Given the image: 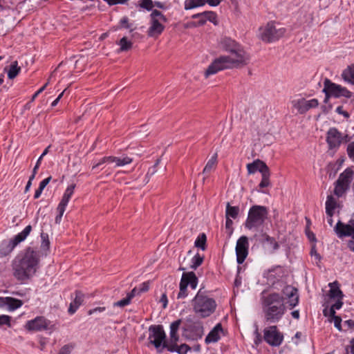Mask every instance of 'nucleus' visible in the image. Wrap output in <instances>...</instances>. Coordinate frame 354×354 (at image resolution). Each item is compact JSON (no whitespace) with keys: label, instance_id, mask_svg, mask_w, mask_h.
<instances>
[{"label":"nucleus","instance_id":"a878e982","mask_svg":"<svg viewBox=\"0 0 354 354\" xmlns=\"http://www.w3.org/2000/svg\"><path fill=\"white\" fill-rule=\"evenodd\" d=\"M342 77L344 82L354 85V64L347 66L342 71Z\"/></svg>","mask_w":354,"mask_h":354},{"label":"nucleus","instance_id":"20e7f679","mask_svg":"<svg viewBox=\"0 0 354 354\" xmlns=\"http://www.w3.org/2000/svg\"><path fill=\"white\" fill-rule=\"evenodd\" d=\"M193 310L202 318L210 316L216 310V301L207 295V291L201 288L192 299Z\"/></svg>","mask_w":354,"mask_h":354},{"label":"nucleus","instance_id":"680f3d73","mask_svg":"<svg viewBox=\"0 0 354 354\" xmlns=\"http://www.w3.org/2000/svg\"><path fill=\"white\" fill-rule=\"evenodd\" d=\"M343 298H337L336 302L332 305L333 308L339 310L342 308L343 305V301H342Z\"/></svg>","mask_w":354,"mask_h":354},{"label":"nucleus","instance_id":"9b49d317","mask_svg":"<svg viewBox=\"0 0 354 354\" xmlns=\"http://www.w3.org/2000/svg\"><path fill=\"white\" fill-rule=\"evenodd\" d=\"M263 339L270 346L278 347L283 341V335L277 326H270L263 329Z\"/></svg>","mask_w":354,"mask_h":354},{"label":"nucleus","instance_id":"0e129e2a","mask_svg":"<svg viewBox=\"0 0 354 354\" xmlns=\"http://www.w3.org/2000/svg\"><path fill=\"white\" fill-rule=\"evenodd\" d=\"M51 180V176H49L45 179H44L42 181H41V183H39V187L41 188V189H44L46 187V186L49 183V182Z\"/></svg>","mask_w":354,"mask_h":354},{"label":"nucleus","instance_id":"4be33fe9","mask_svg":"<svg viewBox=\"0 0 354 354\" xmlns=\"http://www.w3.org/2000/svg\"><path fill=\"white\" fill-rule=\"evenodd\" d=\"M75 297L70 304L68 312L70 315L74 314L79 307L82 304L84 299V295L80 290H76Z\"/></svg>","mask_w":354,"mask_h":354},{"label":"nucleus","instance_id":"603ef678","mask_svg":"<svg viewBox=\"0 0 354 354\" xmlns=\"http://www.w3.org/2000/svg\"><path fill=\"white\" fill-rule=\"evenodd\" d=\"M198 7L196 3L194 0H187L185 2V10H191L195 8Z\"/></svg>","mask_w":354,"mask_h":354},{"label":"nucleus","instance_id":"473e14b6","mask_svg":"<svg viewBox=\"0 0 354 354\" xmlns=\"http://www.w3.org/2000/svg\"><path fill=\"white\" fill-rule=\"evenodd\" d=\"M204 256L196 253L191 260L190 268L196 270L203 262Z\"/></svg>","mask_w":354,"mask_h":354},{"label":"nucleus","instance_id":"ea45409f","mask_svg":"<svg viewBox=\"0 0 354 354\" xmlns=\"http://www.w3.org/2000/svg\"><path fill=\"white\" fill-rule=\"evenodd\" d=\"M119 44L120 46V51H127L132 47V42L130 41H128L126 37H122L119 42Z\"/></svg>","mask_w":354,"mask_h":354},{"label":"nucleus","instance_id":"f8f14e48","mask_svg":"<svg viewBox=\"0 0 354 354\" xmlns=\"http://www.w3.org/2000/svg\"><path fill=\"white\" fill-rule=\"evenodd\" d=\"M348 135L343 134L335 127L330 128L326 133V142L330 150H337L343 142L348 141Z\"/></svg>","mask_w":354,"mask_h":354},{"label":"nucleus","instance_id":"bb28decb","mask_svg":"<svg viewBox=\"0 0 354 354\" xmlns=\"http://www.w3.org/2000/svg\"><path fill=\"white\" fill-rule=\"evenodd\" d=\"M329 286L330 288L329 290V297L330 299H337L344 297V294L342 291L340 290L337 281L330 283Z\"/></svg>","mask_w":354,"mask_h":354},{"label":"nucleus","instance_id":"c03bdc74","mask_svg":"<svg viewBox=\"0 0 354 354\" xmlns=\"http://www.w3.org/2000/svg\"><path fill=\"white\" fill-rule=\"evenodd\" d=\"M265 241L269 244L272 251L277 250L279 248V243L275 241L274 238L265 234Z\"/></svg>","mask_w":354,"mask_h":354},{"label":"nucleus","instance_id":"9d476101","mask_svg":"<svg viewBox=\"0 0 354 354\" xmlns=\"http://www.w3.org/2000/svg\"><path fill=\"white\" fill-rule=\"evenodd\" d=\"M149 340L153 344L158 353L162 352L160 348L163 342L166 340V334L162 325H151L149 328Z\"/></svg>","mask_w":354,"mask_h":354},{"label":"nucleus","instance_id":"a211bd4d","mask_svg":"<svg viewBox=\"0 0 354 354\" xmlns=\"http://www.w3.org/2000/svg\"><path fill=\"white\" fill-rule=\"evenodd\" d=\"M335 232L339 238H343L346 236H352L354 229L349 222L347 224L342 223L339 221L335 227Z\"/></svg>","mask_w":354,"mask_h":354},{"label":"nucleus","instance_id":"8fccbe9b","mask_svg":"<svg viewBox=\"0 0 354 354\" xmlns=\"http://www.w3.org/2000/svg\"><path fill=\"white\" fill-rule=\"evenodd\" d=\"M347 153L348 157L354 162V141L348 145Z\"/></svg>","mask_w":354,"mask_h":354},{"label":"nucleus","instance_id":"cd10ccee","mask_svg":"<svg viewBox=\"0 0 354 354\" xmlns=\"http://www.w3.org/2000/svg\"><path fill=\"white\" fill-rule=\"evenodd\" d=\"M1 299L4 300V304L8 306L10 310H15L19 308H20L23 305V302L21 300L13 298V297H6V298H0Z\"/></svg>","mask_w":354,"mask_h":354},{"label":"nucleus","instance_id":"e2e57ef3","mask_svg":"<svg viewBox=\"0 0 354 354\" xmlns=\"http://www.w3.org/2000/svg\"><path fill=\"white\" fill-rule=\"evenodd\" d=\"M138 294H140L138 292V289L137 288H134L130 292L127 294V297L129 298V300L131 299Z\"/></svg>","mask_w":354,"mask_h":354},{"label":"nucleus","instance_id":"4d7b16f0","mask_svg":"<svg viewBox=\"0 0 354 354\" xmlns=\"http://www.w3.org/2000/svg\"><path fill=\"white\" fill-rule=\"evenodd\" d=\"M335 111L339 114L342 115L345 118H348L350 117L349 113L347 111L343 110V107L342 106H339L336 108Z\"/></svg>","mask_w":354,"mask_h":354},{"label":"nucleus","instance_id":"3c124183","mask_svg":"<svg viewBox=\"0 0 354 354\" xmlns=\"http://www.w3.org/2000/svg\"><path fill=\"white\" fill-rule=\"evenodd\" d=\"M3 325H10V317L6 315H0V326Z\"/></svg>","mask_w":354,"mask_h":354},{"label":"nucleus","instance_id":"37998d69","mask_svg":"<svg viewBox=\"0 0 354 354\" xmlns=\"http://www.w3.org/2000/svg\"><path fill=\"white\" fill-rule=\"evenodd\" d=\"M120 25L121 28L129 29L130 32H132L136 29V28L133 27V25L129 22V18L127 17H123L120 20Z\"/></svg>","mask_w":354,"mask_h":354},{"label":"nucleus","instance_id":"052dcab7","mask_svg":"<svg viewBox=\"0 0 354 354\" xmlns=\"http://www.w3.org/2000/svg\"><path fill=\"white\" fill-rule=\"evenodd\" d=\"M106 310L105 307H96L93 309H91L88 311V314L89 315H93L95 313H102L104 312Z\"/></svg>","mask_w":354,"mask_h":354},{"label":"nucleus","instance_id":"f257e3e1","mask_svg":"<svg viewBox=\"0 0 354 354\" xmlns=\"http://www.w3.org/2000/svg\"><path fill=\"white\" fill-rule=\"evenodd\" d=\"M222 44L224 49L230 55L215 59L205 73L206 78L222 70L243 67L250 61L249 55L234 40L225 38Z\"/></svg>","mask_w":354,"mask_h":354},{"label":"nucleus","instance_id":"58836bf2","mask_svg":"<svg viewBox=\"0 0 354 354\" xmlns=\"http://www.w3.org/2000/svg\"><path fill=\"white\" fill-rule=\"evenodd\" d=\"M262 176V179L259 185V188L262 189V188H264V187H268L270 185V170L266 171V172H264L263 174H261Z\"/></svg>","mask_w":354,"mask_h":354},{"label":"nucleus","instance_id":"4c0bfd02","mask_svg":"<svg viewBox=\"0 0 354 354\" xmlns=\"http://www.w3.org/2000/svg\"><path fill=\"white\" fill-rule=\"evenodd\" d=\"M217 154L215 153L207 162L205 167L203 169V174H208L211 171L213 167L216 165V163Z\"/></svg>","mask_w":354,"mask_h":354},{"label":"nucleus","instance_id":"39448f33","mask_svg":"<svg viewBox=\"0 0 354 354\" xmlns=\"http://www.w3.org/2000/svg\"><path fill=\"white\" fill-rule=\"evenodd\" d=\"M268 209L263 205H253L248 212L245 227L248 230L258 229L263 226L268 216Z\"/></svg>","mask_w":354,"mask_h":354},{"label":"nucleus","instance_id":"338daca9","mask_svg":"<svg viewBox=\"0 0 354 354\" xmlns=\"http://www.w3.org/2000/svg\"><path fill=\"white\" fill-rule=\"evenodd\" d=\"M104 163H106V157H103L102 158H101L98 162L94 164L92 167V169L94 170L95 169H97V167H99L100 165L104 164Z\"/></svg>","mask_w":354,"mask_h":354},{"label":"nucleus","instance_id":"c756f323","mask_svg":"<svg viewBox=\"0 0 354 354\" xmlns=\"http://www.w3.org/2000/svg\"><path fill=\"white\" fill-rule=\"evenodd\" d=\"M239 213V207L238 206H231L229 203L226 205L225 217L236 218Z\"/></svg>","mask_w":354,"mask_h":354},{"label":"nucleus","instance_id":"72a5a7b5","mask_svg":"<svg viewBox=\"0 0 354 354\" xmlns=\"http://www.w3.org/2000/svg\"><path fill=\"white\" fill-rule=\"evenodd\" d=\"M67 205H68V203H66L64 201H61L59 202V203L57 207L58 214L55 217V223H57V224L60 223V222L62 221V216L66 210V207Z\"/></svg>","mask_w":354,"mask_h":354},{"label":"nucleus","instance_id":"de8ad7c7","mask_svg":"<svg viewBox=\"0 0 354 354\" xmlns=\"http://www.w3.org/2000/svg\"><path fill=\"white\" fill-rule=\"evenodd\" d=\"M190 350L191 347L186 344H182L180 346L177 344L176 353L178 354H187Z\"/></svg>","mask_w":354,"mask_h":354},{"label":"nucleus","instance_id":"5701e85b","mask_svg":"<svg viewBox=\"0 0 354 354\" xmlns=\"http://www.w3.org/2000/svg\"><path fill=\"white\" fill-rule=\"evenodd\" d=\"M353 171L350 169H346L339 176L336 180L337 184H343L349 187L353 179Z\"/></svg>","mask_w":354,"mask_h":354},{"label":"nucleus","instance_id":"a18cd8bd","mask_svg":"<svg viewBox=\"0 0 354 354\" xmlns=\"http://www.w3.org/2000/svg\"><path fill=\"white\" fill-rule=\"evenodd\" d=\"M41 248L44 250L48 249L49 246H50V241H49L48 234L41 232Z\"/></svg>","mask_w":354,"mask_h":354},{"label":"nucleus","instance_id":"a19ab883","mask_svg":"<svg viewBox=\"0 0 354 354\" xmlns=\"http://www.w3.org/2000/svg\"><path fill=\"white\" fill-rule=\"evenodd\" d=\"M162 20L163 22H167V17L159 10H153L150 14V20Z\"/></svg>","mask_w":354,"mask_h":354},{"label":"nucleus","instance_id":"6ab92c4d","mask_svg":"<svg viewBox=\"0 0 354 354\" xmlns=\"http://www.w3.org/2000/svg\"><path fill=\"white\" fill-rule=\"evenodd\" d=\"M203 333L202 326H191L188 328H183V336L186 339L192 340H197L202 337Z\"/></svg>","mask_w":354,"mask_h":354},{"label":"nucleus","instance_id":"09e8293b","mask_svg":"<svg viewBox=\"0 0 354 354\" xmlns=\"http://www.w3.org/2000/svg\"><path fill=\"white\" fill-rule=\"evenodd\" d=\"M131 303L129 298L126 297L125 298L113 303V306L124 307L129 305Z\"/></svg>","mask_w":354,"mask_h":354},{"label":"nucleus","instance_id":"4468645a","mask_svg":"<svg viewBox=\"0 0 354 354\" xmlns=\"http://www.w3.org/2000/svg\"><path fill=\"white\" fill-rule=\"evenodd\" d=\"M292 105L294 108L297 109L300 114H304L310 109L317 107L319 102L317 99L306 100L304 98H301L297 100H293Z\"/></svg>","mask_w":354,"mask_h":354},{"label":"nucleus","instance_id":"f03ea898","mask_svg":"<svg viewBox=\"0 0 354 354\" xmlns=\"http://www.w3.org/2000/svg\"><path fill=\"white\" fill-rule=\"evenodd\" d=\"M39 262L38 251L28 247L23 255H18L12 263L13 276L20 281L31 278L37 272Z\"/></svg>","mask_w":354,"mask_h":354},{"label":"nucleus","instance_id":"2eb2a0df","mask_svg":"<svg viewBox=\"0 0 354 354\" xmlns=\"http://www.w3.org/2000/svg\"><path fill=\"white\" fill-rule=\"evenodd\" d=\"M50 322L44 317H37L34 319L28 321L26 324V328L28 330L41 331L46 330Z\"/></svg>","mask_w":354,"mask_h":354},{"label":"nucleus","instance_id":"b1692460","mask_svg":"<svg viewBox=\"0 0 354 354\" xmlns=\"http://www.w3.org/2000/svg\"><path fill=\"white\" fill-rule=\"evenodd\" d=\"M182 321L181 319H177L173 322L170 324V340L171 342H178L179 340V335H178V331L180 328V324Z\"/></svg>","mask_w":354,"mask_h":354},{"label":"nucleus","instance_id":"c85d7f7f","mask_svg":"<svg viewBox=\"0 0 354 354\" xmlns=\"http://www.w3.org/2000/svg\"><path fill=\"white\" fill-rule=\"evenodd\" d=\"M204 16L206 21H209L214 24H216L217 15L213 11H205L201 13L194 14L192 16V19H197L198 17Z\"/></svg>","mask_w":354,"mask_h":354},{"label":"nucleus","instance_id":"7ed1b4c3","mask_svg":"<svg viewBox=\"0 0 354 354\" xmlns=\"http://www.w3.org/2000/svg\"><path fill=\"white\" fill-rule=\"evenodd\" d=\"M262 307L265 320L270 324L277 323L286 310L283 297L275 292L263 298Z\"/></svg>","mask_w":354,"mask_h":354},{"label":"nucleus","instance_id":"aec40b11","mask_svg":"<svg viewBox=\"0 0 354 354\" xmlns=\"http://www.w3.org/2000/svg\"><path fill=\"white\" fill-rule=\"evenodd\" d=\"M247 169L250 174H254L257 171H259L262 174L270 170L267 165L259 159L248 164Z\"/></svg>","mask_w":354,"mask_h":354},{"label":"nucleus","instance_id":"79ce46f5","mask_svg":"<svg viewBox=\"0 0 354 354\" xmlns=\"http://www.w3.org/2000/svg\"><path fill=\"white\" fill-rule=\"evenodd\" d=\"M160 348H162V350L163 348H166L168 351L171 353L176 352L177 342H171L170 339L169 342L165 340L162 344Z\"/></svg>","mask_w":354,"mask_h":354},{"label":"nucleus","instance_id":"7c9ffc66","mask_svg":"<svg viewBox=\"0 0 354 354\" xmlns=\"http://www.w3.org/2000/svg\"><path fill=\"white\" fill-rule=\"evenodd\" d=\"M21 71V68L18 66L17 61L12 62L8 72V77L9 79L12 80L15 78Z\"/></svg>","mask_w":354,"mask_h":354},{"label":"nucleus","instance_id":"864d4df0","mask_svg":"<svg viewBox=\"0 0 354 354\" xmlns=\"http://www.w3.org/2000/svg\"><path fill=\"white\" fill-rule=\"evenodd\" d=\"M306 234L310 241L315 242L317 241L315 234L310 230L308 226L306 228Z\"/></svg>","mask_w":354,"mask_h":354},{"label":"nucleus","instance_id":"0eeeda50","mask_svg":"<svg viewBox=\"0 0 354 354\" xmlns=\"http://www.w3.org/2000/svg\"><path fill=\"white\" fill-rule=\"evenodd\" d=\"M286 32L284 28H279L274 26L272 21L268 22L267 25L259 29V35L262 41L266 42H273L283 36Z\"/></svg>","mask_w":354,"mask_h":354},{"label":"nucleus","instance_id":"c9c22d12","mask_svg":"<svg viewBox=\"0 0 354 354\" xmlns=\"http://www.w3.org/2000/svg\"><path fill=\"white\" fill-rule=\"evenodd\" d=\"M75 188V184H72V185H69L65 190V192H64L61 201H64L66 203H68L72 195L74 193Z\"/></svg>","mask_w":354,"mask_h":354},{"label":"nucleus","instance_id":"ddd939ff","mask_svg":"<svg viewBox=\"0 0 354 354\" xmlns=\"http://www.w3.org/2000/svg\"><path fill=\"white\" fill-rule=\"evenodd\" d=\"M236 261L242 264L247 258L249 252V241L246 236H241L236 241L235 248Z\"/></svg>","mask_w":354,"mask_h":354},{"label":"nucleus","instance_id":"bf43d9fd","mask_svg":"<svg viewBox=\"0 0 354 354\" xmlns=\"http://www.w3.org/2000/svg\"><path fill=\"white\" fill-rule=\"evenodd\" d=\"M106 1L109 6H113L116 4H123L125 3L128 0H104Z\"/></svg>","mask_w":354,"mask_h":354},{"label":"nucleus","instance_id":"774afa93","mask_svg":"<svg viewBox=\"0 0 354 354\" xmlns=\"http://www.w3.org/2000/svg\"><path fill=\"white\" fill-rule=\"evenodd\" d=\"M351 343H352V344L350 346V348H346V354H350V353H351V354H354V339H353L351 341Z\"/></svg>","mask_w":354,"mask_h":354},{"label":"nucleus","instance_id":"dca6fc26","mask_svg":"<svg viewBox=\"0 0 354 354\" xmlns=\"http://www.w3.org/2000/svg\"><path fill=\"white\" fill-rule=\"evenodd\" d=\"M283 293L288 299V306L290 308H293L298 305L299 295L298 290L292 286H286L283 289Z\"/></svg>","mask_w":354,"mask_h":354},{"label":"nucleus","instance_id":"e433bc0d","mask_svg":"<svg viewBox=\"0 0 354 354\" xmlns=\"http://www.w3.org/2000/svg\"><path fill=\"white\" fill-rule=\"evenodd\" d=\"M335 189H334V194L337 197H342L344 193L349 189V187L346 186L343 184H337V182L335 183Z\"/></svg>","mask_w":354,"mask_h":354},{"label":"nucleus","instance_id":"13d9d810","mask_svg":"<svg viewBox=\"0 0 354 354\" xmlns=\"http://www.w3.org/2000/svg\"><path fill=\"white\" fill-rule=\"evenodd\" d=\"M334 321L335 327L339 330L342 331V319L340 317H335V319H333Z\"/></svg>","mask_w":354,"mask_h":354},{"label":"nucleus","instance_id":"5fc2aeb1","mask_svg":"<svg viewBox=\"0 0 354 354\" xmlns=\"http://www.w3.org/2000/svg\"><path fill=\"white\" fill-rule=\"evenodd\" d=\"M138 289L139 293L148 291L149 289V283L148 281L142 283Z\"/></svg>","mask_w":354,"mask_h":354},{"label":"nucleus","instance_id":"f704fd0d","mask_svg":"<svg viewBox=\"0 0 354 354\" xmlns=\"http://www.w3.org/2000/svg\"><path fill=\"white\" fill-rule=\"evenodd\" d=\"M133 158L127 156L115 157V167H122L131 163Z\"/></svg>","mask_w":354,"mask_h":354},{"label":"nucleus","instance_id":"423d86ee","mask_svg":"<svg viewBox=\"0 0 354 354\" xmlns=\"http://www.w3.org/2000/svg\"><path fill=\"white\" fill-rule=\"evenodd\" d=\"M32 230L30 225H27L22 232L15 235L9 241H3L0 244V258L6 257L10 254L15 248L21 242L24 241L30 234Z\"/></svg>","mask_w":354,"mask_h":354},{"label":"nucleus","instance_id":"393cba45","mask_svg":"<svg viewBox=\"0 0 354 354\" xmlns=\"http://www.w3.org/2000/svg\"><path fill=\"white\" fill-rule=\"evenodd\" d=\"M337 206V203L335 198L331 195L328 196L326 201V213L328 217H333Z\"/></svg>","mask_w":354,"mask_h":354},{"label":"nucleus","instance_id":"2f4dec72","mask_svg":"<svg viewBox=\"0 0 354 354\" xmlns=\"http://www.w3.org/2000/svg\"><path fill=\"white\" fill-rule=\"evenodd\" d=\"M207 236L205 233H201L196 238L194 245L195 247L205 250L206 249Z\"/></svg>","mask_w":354,"mask_h":354},{"label":"nucleus","instance_id":"f3484780","mask_svg":"<svg viewBox=\"0 0 354 354\" xmlns=\"http://www.w3.org/2000/svg\"><path fill=\"white\" fill-rule=\"evenodd\" d=\"M163 23L162 20H150V26L147 30V35L149 37L153 38L159 37L165 30Z\"/></svg>","mask_w":354,"mask_h":354},{"label":"nucleus","instance_id":"6e6d98bb","mask_svg":"<svg viewBox=\"0 0 354 354\" xmlns=\"http://www.w3.org/2000/svg\"><path fill=\"white\" fill-rule=\"evenodd\" d=\"M73 347L70 345H64L60 349L59 354H70Z\"/></svg>","mask_w":354,"mask_h":354},{"label":"nucleus","instance_id":"1a4fd4ad","mask_svg":"<svg viewBox=\"0 0 354 354\" xmlns=\"http://www.w3.org/2000/svg\"><path fill=\"white\" fill-rule=\"evenodd\" d=\"M324 88L330 95L332 97L340 98L342 97L347 99L354 96V93L339 84L333 82L328 78L324 81Z\"/></svg>","mask_w":354,"mask_h":354},{"label":"nucleus","instance_id":"49530a36","mask_svg":"<svg viewBox=\"0 0 354 354\" xmlns=\"http://www.w3.org/2000/svg\"><path fill=\"white\" fill-rule=\"evenodd\" d=\"M139 5L142 8L150 11L153 7V2L152 0H141Z\"/></svg>","mask_w":354,"mask_h":354},{"label":"nucleus","instance_id":"69168bd1","mask_svg":"<svg viewBox=\"0 0 354 354\" xmlns=\"http://www.w3.org/2000/svg\"><path fill=\"white\" fill-rule=\"evenodd\" d=\"M160 302L162 304V307L165 308L167 306L168 300L165 293H163L160 299Z\"/></svg>","mask_w":354,"mask_h":354},{"label":"nucleus","instance_id":"412c9836","mask_svg":"<svg viewBox=\"0 0 354 354\" xmlns=\"http://www.w3.org/2000/svg\"><path fill=\"white\" fill-rule=\"evenodd\" d=\"M223 330L221 324H217L206 336L205 339V343L208 344L210 343L217 342L220 339V334L223 333Z\"/></svg>","mask_w":354,"mask_h":354},{"label":"nucleus","instance_id":"6e6552de","mask_svg":"<svg viewBox=\"0 0 354 354\" xmlns=\"http://www.w3.org/2000/svg\"><path fill=\"white\" fill-rule=\"evenodd\" d=\"M198 279L194 272H183L180 285L179 292L177 295L178 299H184L188 295L187 286H190L192 289H196L198 285Z\"/></svg>","mask_w":354,"mask_h":354}]
</instances>
